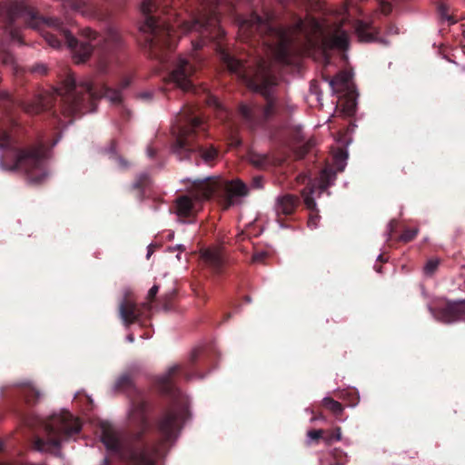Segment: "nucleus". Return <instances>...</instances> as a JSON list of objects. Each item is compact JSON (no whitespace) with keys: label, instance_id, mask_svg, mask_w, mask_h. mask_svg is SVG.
Returning a JSON list of instances; mask_svg holds the SVG:
<instances>
[{"label":"nucleus","instance_id":"obj_7","mask_svg":"<svg viewBox=\"0 0 465 465\" xmlns=\"http://www.w3.org/2000/svg\"><path fill=\"white\" fill-rule=\"evenodd\" d=\"M217 3L218 0H204L203 10L192 21L181 24L180 32L182 34L195 32L200 34L202 38L209 37L213 40L222 37L224 31L220 27L219 18L213 9ZM203 45V39L192 41L193 50L200 49Z\"/></svg>","mask_w":465,"mask_h":465},{"label":"nucleus","instance_id":"obj_2","mask_svg":"<svg viewBox=\"0 0 465 465\" xmlns=\"http://www.w3.org/2000/svg\"><path fill=\"white\" fill-rule=\"evenodd\" d=\"M149 404L143 397H138L132 402L130 417L137 420L139 428L128 435H120L114 428L107 423L101 425V440L107 450L118 451L126 465H153L157 449L139 446L144 433L149 430L150 423L146 418Z\"/></svg>","mask_w":465,"mask_h":465},{"label":"nucleus","instance_id":"obj_27","mask_svg":"<svg viewBox=\"0 0 465 465\" xmlns=\"http://www.w3.org/2000/svg\"><path fill=\"white\" fill-rule=\"evenodd\" d=\"M179 369L180 366L178 364H173L167 370V371L164 374L161 375L158 378V383L163 391L166 392L169 391L171 377L174 373H176L179 371Z\"/></svg>","mask_w":465,"mask_h":465},{"label":"nucleus","instance_id":"obj_37","mask_svg":"<svg viewBox=\"0 0 465 465\" xmlns=\"http://www.w3.org/2000/svg\"><path fill=\"white\" fill-rule=\"evenodd\" d=\"M217 155V151L215 148H210L208 150H201V156L204 162L208 163L213 161Z\"/></svg>","mask_w":465,"mask_h":465},{"label":"nucleus","instance_id":"obj_30","mask_svg":"<svg viewBox=\"0 0 465 465\" xmlns=\"http://www.w3.org/2000/svg\"><path fill=\"white\" fill-rule=\"evenodd\" d=\"M94 45H91V43H83L80 46V49L77 51V63L84 62L90 55Z\"/></svg>","mask_w":465,"mask_h":465},{"label":"nucleus","instance_id":"obj_55","mask_svg":"<svg viewBox=\"0 0 465 465\" xmlns=\"http://www.w3.org/2000/svg\"><path fill=\"white\" fill-rule=\"evenodd\" d=\"M389 34H398V28H391L389 30Z\"/></svg>","mask_w":465,"mask_h":465},{"label":"nucleus","instance_id":"obj_41","mask_svg":"<svg viewBox=\"0 0 465 465\" xmlns=\"http://www.w3.org/2000/svg\"><path fill=\"white\" fill-rule=\"evenodd\" d=\"M83 35L88 39L90 42L91 41H96V38H97V35L95 32H94L93 30H91L90 28H85L83 30Z\"/></svg>","mask_w":465,"mask_h":465},{"label":"nucleus","instance_id":"obj_50","mask_svg":"<svg viewBox=\"0 0 465 465\" xmlns=\"http://www.w3.org/2000/svg\"><path fill=\"white\" fill-rule=\"evenodd\" d=\"M265 255H266L265 252L256 253L253 255L252 261L253 262H261L263 259V257H265Z\"/></svg>","mask_w":465,"mask_h":465},{"label":"nucleus","instance_id":"obj_9","mask_svg":"<svg viewBox=\"0 0 465 465\" xmlns=\"http://www.w3.org/2000/svg\"><path fill=\"white\" fill-rule=\"evenodd\" d=\"M223 183L218 179L206 177L192 181L189 193L191 196L183 195L176 199L175 213L180 217H189L193 209V198L195 201L209 199L213 193L222 187Z\"/></svg>","mask_w":465,"mask_h":465},{"label":"nucleus","instance_id":"obj_10","mask_svg":"<svg viewBox=\"0 0 465 465\" xmlns=\"http://www.w3.org/2000/svg\"><path fill=\"white\" fill-rule=\"evenodd\" d=\"M336 173L331 169H323L318 179V183H312L311 179L306 174H301L298 176V181L301 183H306L307 186L302 191V196L305 206L312 213L309 219V226L316 227L317 220L319 218L315 197H319L324 191H326L335 181Z\"/></svg>","mask_w":465,"mask_h":465},{"label":"nucleus","instance_id":"obj_47","mask_svg":"<svg viewBox=\"0 0 465 465\" xmlns=\"http://www.w3.org/2000/svg\"><path fill=\"white\" fill-rule=\"evenodd\" d=\"M158 290H159V287L158 285H153L148 292V298L149 299H153L155 297V295L157 294L158 292Z\"/></svg>","mask_w":465,"mask_h":465},{"label":"nucleus","instance_id":"obj_28","mask_svg":"<svg viewBox=\"0 0 465 465\" xmlns=\"http://www.w3.org/2000/svg\"><path fill=\"white\" fill-rule=\"evenodd\" d=\"M322 404L325 408L330 410L335 415H341L343 411L342 405L339 401H337L330 397L323 398Z\"/></svg>","mask_w":465,"mask_h":465},{"label":"nucleus","instance_id":"obj_53","mask_svg":"<svg viewBox=\"0 0 465 465\" xmlns=\"http://www.w3.org/2000/svg\"><path fill=\"white\" fill-rule=\"evenodd\" d=\"M127 341L129 342H133L134 341V337L133 334H129L127 337H126Z\"/></svg>","mask_w":465,"mask_h":465},{"label":"nucleus","instance_id":"obj_16","mask_svg":"<svg viewBox=\"0 0 465 465\" xmlns=\"http://www.w3.org/2000/svg\"><path fill=\"white\" fill-rule=\"evenodd\" d=\"M224 189L226 193L224 200L225 209L236 204L238 203L237 198L244 197L248 194V188L246 184L240 180L225 183Z\"/></svg>","mask_w":465,"mask_h":465},{"label":"nucleus","instance_id":"obj_51","mask_svg":"<svg viewBox=\"0 0 465 465\" xmlns=\"http://www.w3.org/2000/svg\"><path fill=\"white\" fill-rule=\"evenodd\" d=\"M153 250L152 246H148L147 247V254H146L147 259L150 258V256L153 254Z\"/></svg>","mask_w":465,"mask_h":465},{"label":"nucleus","instance_id":"obj_60","mask_svg":"<svg viewBox=\"0 0 465 465\" xmlns=\"http://www.w3.org/2000/svg\"><path fill=\"white\" fill-rule=\"evenodd\" d=\"M143 179H146V178H147L146 174H143Z\"/></svg>","mask_w":465,"mask_h":465},{"label":"nucleus","instance_id":"obj_14","mask_svg":"<svg viewBox=\"0 0 465 465\" xmlns=\"http://www.w3.org/2000/svg\"><path fill=\"white\" fill-rule=\"evenodd\" d=\"M4 11L10 24L17 18H21L25 23H29L30 20L35 18L34 12L25 2H13L8 6L0 5V15Z\"/></svg>","mask_w":465,"mask_h":465},{"label":"nucleus","instance_id":"obj_24","mask_svg":"<svg viewBox=\"0 0 465 465\" xmlns=\"http://www.w3.org/2000/svg\"><path fill=\"white\" fill-rule=\"evenodd\" d=\"M249 163L256 168L266 169L274 164V160L268 153L250 151L247 155Z\"/></svg>","mask_w":465,"mask_h":465},{"label":"nucleus","instance_id":"obj_1","mask_svg":"<svg viewBox=\"0 0 465 465\" xmlns=\"http://www.w3.org/2000/svg\"><path fill=\"white\" fill-rule=\"evenodd\" d=\"M239 31L243 40L248 39L254 31L272 37L270 45H274L272 53L275 59L281 63H289L292 53L305 54L312 56H322L327 60L330 50H346L349 46V36L345 30L338 27L328 35L325 34L322 24L311 16L304 20L298 19L289 28L279 27L273 15L266 12L263 16L252 14L239 20Z\"/></svg>","mask_w":465,"mask_h":465},{"label":"nucleus","instance_id":"obj_57","mask_svg":"<svg viewBox=\"0 0 465 465\" xmlns=\"http://www.w3.org/2000/svg\"><path fill=\"white\" fill-rule=\"evenodd\" d=\"M128 84H129V83H128V81H124V82L123 83L124 87V86H127V85H128Z\"/></svg>","mask_w":465,"mask_h":465},{"label":"nucleus","instance_id":"obj_11","mask_svg":"<svg viewBox=\"0 0 465 465\" xmlns=\"http://www.w3.org/2000/svg\"><path fill=\"white\" fill-rule=\"evenodd\" d=\"M141 12L145 15V20L141 25V31L149 33L152 37L149 39L150 45H159L163 47L166 45L168 48H173V43L176 39V31L169 25H158L155 19L149 15L154 9V5L152 0H143Z\"/></svg>","mask_w":465,"mask_h":465},{"label":"nucleus","instance_id":"obj_45","mask_svg":"<svg viewBox=\"0 0 465 465\" xmlns=\"http://www.w3.org/2000/svg\"><path fill=\"white\" fill-rule=\"evenodd\" d=\"M107 67V62L104 58H101L97 64V69L101 73H105Z\"/></svg>","mask_w":465,"mask_h":465},{"label":"nucleus","instance_id":"obj_33","mask_svg":"<svg viewBox=\"0 0 465 465\" xmlns=\"http://www.w3.org/2000/svg\"><path fill=\"white\" fill-rule=\"evenodd\" d=\"M322 430H312L307 432V445H311L313 440H318L322 438Z\"/></svg>","mask_w":465,"mask_h":465},{"label":"nucleus","instance_id":"obj_22","mask_svg":"<svg viewBox=\"0 0 465 465\" xmlns=\"http://www.w3.org/2000/svg\"><path fill=\"white\" fill-rule=\"evenodd\" d=\"M119 314L125 325H130L134 322L140 315L135 303L128 300H124L121 302Z\"/></svg>","mask_w":465,"mask_h":465},{"label":"nucleus","instance_id":"obj_36","mask_svg":"<svg viewBox=\"0 0 465 465\" xmlns=\"http://www.w3.org/2000/svg\"><path fill=\"white\" fill-rule=\"evenodd\" d=\"M346 158L347 156L342 153H339L334 156V161L336 163V168L339 172H342L346 165Z\"/></svg>","mask_w":465,"mask_h":465},{"label":"nucleus","instance_id":"obj_35","mask_svg":"<svg viewBox=\"0 0 465 465\" xmlns=\"http://www.w3.org/2000/svg\"><path fill=\"white\" fill-rule=\"evenodd\" d=\"M255 108L248 104L240 105V113L247 121H251Z\"/></svg>","mask_w":465,"mask_h":465},{"label":"nucleus","instance_id":"obj_25","mask_svg":"<svg viewBox=\"0 0 465 465\" xmlns=\"http://www.w3.org/2000/svg\"><path fill=\"white\" fill-rule=\"evenodd\" d=\"M121 43V37L115 31H110L105 36L100 37L94 45H101L104 52H111Z\"/></svg>","mask_w":465,"mask_h":465},{"label":"nucleus","instance_id":"obj_54","mask_svg":"<svg viewBox=\"0 0 465 465\" xmlns=\"http://www.w3.org/2000/svg\"><path fill=\"white\" fill-rule=\"evenodd\" d=\"M147 153L150 157H153L154 154V152L151 148H147Z\"/></svg>","mask_w":465,"mask_h":465},{"label":"nucleus","instance_id":"obj_40","mask_svg":"<svg viewBox=\"0 0 465 465\" xmlns=\"http://www.w3.org/2000/svg\"><path fill=\"white\" fill-rule=\"evenodd\" d=\"M0 60L5 64H7V65L10 64L11 66L15 65V59H14L13 55L8 53L0 54Z\"/></svg>","mask_w":465,"mask_h":465},{"label":"nucleus","instance_id":"obj_31","mask_svg":"<svg viewBox=\"0 0 465 465\" xmlns=\"http://www.w3.org/2000/svg\"><path fill=\"white\" fill-rule=\"evenodd\" d=\"M439 264L440 260L437 258L428 260L423 267L424 273L429 276L432 275L438 269Z\"/></svg>","mask_w":465,"mask_h":465},{"label":"nucleus","instance_id":"obj_3","mask_svg":"<svg viewBox=\"0 0 465 465\" xmlns=\"http://www.w3.org/2000/svg\"><path fill=\"white\" fill-rule=\"evenodd\" d=\"M54 91L60 96L62 113L64 115L94 111V102L102 96H105L113 104H118L122 100L119 90L104 88L102 94H98L90 79L77 83L73 75H68Z\"/></svg>","mask_w":465,"mask_h":465},{"label":"nucleus","instance_id":"obj_59","mask_svg":"<svg viewBox=\"0 0 465 465\" xmlns=\"http://www.w3.org/2000/svg\"><path fill=\"white\" fill-rule=\"evenodd\" d=\"M2 448H3V442L0 441V450H2Z\"/></svg>","mask_w":465,"mask_h":465},{"label":"nucleus","instance_id":"obj_23","mask_svg":"<svg viewBox=\"0 0 465 465\" xmlns=\"http://www.w3.org/2000/svg\"><path fill=\"white\" fill-rule=\"evenodd\" d=\"M63 6L65 10L81 14L83 16H92L94 10L84 0H64Z\"/></svg>","mask_w":465,"mask_h":465},{"label":"nucleus","instance_id":"obj_13","mask_svg":"<svg viewBox=\"0 0 465 465\" xmlns=\"http://www.w3.org/2000/svg\"><path fill=\"white\" fill-rule=\"evenodd\" d=\"M194 72L195 67L188 60L180 57L170 74V81L182 90L189 91L193 86L190 77Z\"/></svg>","mask_w":465,"mask_h":465},{"label":"nucleus","instance_id":"obj_8","mask_svg":"<svg viewBox=\"0 0 465 465\" xmlns=\"http://www.w3.org/2000/svg\"><path fill=\"white\" fill-rule=\"evenodd\" d=\"M202 127V120L194 115L193 108L183 107L176 115L175 123L172 127V133L175 136L173 153L180 160L188 158L189 153L194 149L192 142L197 129Z\"/></svg>","mask_w":465,"mask_h":465},{"label":"nucleus","instance_id":"obj_26","mask_svg":"<svg viewBox=\"0 0 465 465\" xmlns=\"http://www.w3.org/2000/svg\"><path fill=\"white\" fill-rule=\"evenodd\" d=\"M349 80L350 75L345 72L339 73L335 77L330 79L329 84L331 87L332 93L341 91L344 87L347 86Z\"/></svg>","mask_w":465,"mask_h":465},{"label":"nucleus","instance_id":"obj_52","mask_svg":"<svg viewBox=\"0 0 465 465\" xmlns=\"http://www.w3.org/2000/svg\"><path fill=\"white\" fill-rule=\"evenodd\" d=\"M140 97L144 98V99H149L151 97V94L150 93H143L140 94Z\"/></svg>","mask_w":465,"mask_h":465},{"label":"nucleus","instance_id":"obj_46","mask_svg":"<svg viewBox=\"0 0 465 465\" xmlns=\"http://www.w3.org/2000/svg\"><path fill=\"white\" fill-rule=\"evenodd\" d=\"M208 104H209L210 105L214 106V107L222 108V105H221V104H220L219 100H218L216 97H214V96H212V97H210V98L208 99Z\"/></svg>","mask_w":465,"mask_h":465},{"label":"nucleus","instance_id":"obj_56","mask_svg":"<svg viewBox=\"0 0 465 465\" xmlns=\"http://www.w3.org/2000/svg\"><path fill=\"white\" fill-rule=\"evenodd\" d=\"M173 249H178L180 251H184L185 250L183 245H182V244L176 245L175 247H173Z\"/></svg>","mask_w":465,"mask_h":465},{"label":"nucleus","instance_id":"obj_20","mask_svg":"<svg viewBox=\"0 0 465 465\" xmlns=\"http://www.w3.org/2000/svg\"><path fill=\"white\" fill-rule=\"evenodd\" d=\"M202 259L215 272H219L223 264L219 248H208L201 251Z\"/></svg>","mask_w":465,"mask_h":465},{"label":"nucleus","instance_id":"obj_5","mask_svg":"<svg viewBox=\"0 0 465 465\" xmlns=\"http://www.w3.org/2000/svg\"><path fill=\"white\" fill-rule=\"evenodd\" d=\"M45 162L41 149H19L7 134L0 135V168L2 170L22 171L26 173L29 183L39 184L48 177Z\"/></svg>","mask_w":465,"mask_h":465},{"label":"nucleus","instance_id":"obj_6","mask_svg":"<svg viewBox=\"0 0 465 465\" xmlns=\"http://www.w3.org/2000/svg\"><path fill=\"white\" fill-rule=\"evenodd\" d=\"M45 435L36 437L34 449L40 452L58 450L63 442L77 434L81 430L79 420L70 412L63 411L52 415L46 420L40 421Z\"/></svg>","mask_w":465,"mask_h":465},{"label":"nucleus","instance_id":"obj_12","mask_svg":"<svg viewBox=\"0 0 465 465\" xmlns=\"http://www.w3.org/2000/svg\"><path fill=\"white\" fill-rule=\"evenodd\" d=\"M436 321L451 324L460 321L465 315V300L449 302L444 307L431 310Z\"/></svg>","mask_w":465,"mask_h":465},{"label":"nucleus","instance_id":"obj_29","mask_svg":"<svg viewBox=\"0 0 465 465\" xmlns=\"http://www.w3.org/2000/svg\"><path fill=\"white\" fill-rule=\"evenodd\" d=\"M133 386H134V382H133L132 378L129 375L124 374V375H122L121 377H119V379L116 381L115 385H114V390L128 391V390L132 389Z\"/></svg>","mask_w":465,"mask_h":465},{"label":"nucleus","instance_id":"obj_44","mask_svg":"<svg viewBox=\"0 0 465 465\" xmlns=\"http://www.w3.org/2000/svg\"><path fill=\"white\" fill-rule=\"evenodd\" d=\"M252 186L257 189L262 188V176H256L252 179Z\"/></svg>","mask_w":465,"mask_h":465},{"label":"nucleus","instance_id":"obj_43","mask_svg":"<svg viewBox=\"0 0 465 465\" xmlns=\"http://www.w3.org/2000/svg\"><path fill=\"white\" fill-rule=\"evenodd\" d=\"M396 226H397V223L396 221L394 220H391L388 225H387V241L391 240V234L393 232V231L396 229Z\"/></svg>","mask_w":465,"mask_h":465},{"label":"nucleus","instance_id":"obj_58","mask_svg":"<svg viewBox=\"0 0 465 465\" xmlns=\"http://www.w3.org/2000/svg\"><path fill=\"white\" fill-rule=\"evenodd\" d=\"M378 260L382 261V256L381 254L378 256Z\"/></svg>","mask_w":465,"mask_h":465},{"label":"nucleus","instance_id":"obj_15","mask_svg":"<svg viewBox=\"0 0 465 465\" xmlns=\"http://www.w3.org/2000/svg\"><path fill=\"white\" fill-rule=\"evenodd\" d=\"M177 426L178 412L176 410L172 409L160 419L157 429L164 440H172L176 437Z\"/></svg>","mask_w":465,"mask_h":465},{"label":"nucleus","instance_id":"obj_32","mask_svg":"<svg viewBox=\"0 0 465 465\" xmlns=\"http://www.w3.org/2000/svg\"><path fill=\"white\" fill-rule=\"evenodd\" d=\"M418 229L417 228H414V229H406L404 230V232L401 234L400 236V241L401 242H411V240H413L416 235L418 234Z\"/></svg>","mask_w":465,"mask_h":465},{"label":"nucleus","instance_id":"obj_4","mask_svg":"<svg viewBox=\"0 0 465 465\" xmlns=\"http://www.w3.org/2000/svg\"><path fill=\"white\" fill-rule=\"evenodd\" d=\"M221 60L226 64L230 72L235 74L252 91L262 94L267 99V105L263 114L270 117L274 112V102L270 98L271 88L276 84L270 64L265 60L245 62L237 59L224 50L220 52Z\"/></svg>","mask_w":465,"mask_h":465},{"label":"nucleus","instance_id":"obj_18","mask_svg":"<svg viewBox=\"0 0 465 465\" xmlns=\"http://www.w3.org/2000/svg\"><path fill=\"white\" fill-rule=\"evenodd\" d=\"M50 103V94H38L32 101L24 102L22 107L29 114H37L47 109Z\"/></svg>","mask_w":465,"mask_h":465},{"label":"nucleus","instance_id":"obj_38","mask_svg":"<svg viewBox=\"0 0 465 465\" xmlns=\"http://www.w3.org/2000/svg\"><path fill=\"white\" fill-rule=\"evenodd\" d=\"M28 385V391L26 393V400L28 401H32V397H34L35 400H38L41 398L42 396V393L41 391L36 389L35 387L34 386H31L30 384H27Z\"/></svg>","mask_w":465,"mask_h":465},{"label":"nucleus","instance_id":"obj_17","mask_svg":"<svg viewBox=\"0 0 465 465\" xmlns=\"http://www.w3.org/2000/svg\"><path fill=\"white\" fill-rule=\"evenodd\" d=\"M300 200L297 196L292 194L279 195L275 199L274 211L278 216L291 215L297 208Z\"/></svg>","mask_w":465,"mask_h":465},{"label":"nucleus","instance_id":"obj_19","mask_svg":"<svg viewBox=\"0 0 465 465\" xmlns=\"http://www.w3.org/2000/svg\"><path fill=\"white\" fill-rule=\"evenodd\" d=\"M44 23L50 28L56 31L60 36H62L67 43L70 48H75L77 45V40L72 35V34L63 25V23L58 18H46Z\"/></svg>","mask_w":465,"mask_h":465},{"label":"nucleus","instance_id":"obj_39","mask_svg":"<svg viewBox=\"0 0 465 465\" xmlns=\"http://www.w3.org/2000/svg\"><path fill=\"white\" fill-rule=\"evenodd\" d=\"M335 433L333 436H330L324 439L326 444L330 445L333 440L340 441L341 440V430L340 427H337L334 430Z\"/></svg>","mask_w":465,"mask_h":465},{"label":"nucleus","instance_id":"obj_42","mask_svg":"<svg viewBox=\"0 0 465 465\" xmlns=\"http://www.w3.org/2000/svg\"><path fill=\"white\" fill-rule=\"evenodd\" d=\"M380 8L381 13L387 15L391 10V3H389L387 0H380Z\"/></svg>","mask_w":465,"mask_h":465},{"label":"nucleus","instance_id":"obj_34","mask_svg":"<svg viewBox=\"0 0 465 465\" xmlns=\"http://www.w3.org/2000/svg\"><path fill=\"white\" fill-rule=\"evenodd\" d=\"M44 37L50 46L54 48L60 47V40L57 38V35H54L49 32H45L44 33Z\"/></svg>","mask_w":465,"mask_h":465},{"label":"nucleus","instance_id":"obj_48","mask_svg":"<svg viewBox=\"0 0 465 465\" xmlns=\"http://www.w3.org/2000/svg\"><path fill=\"white\" fill-rule=\"evenodd\" d=\"M10 36L14 41H20V34L17 30L10 28Z\"/></svg>","mask_w":465,"mask_h":465},{"label":"nucleus","instance_id":"obj_21","mask_svg":"<svg viewBox=\"0 0 465 465\" xmlns=\"http://www.w3.org/2000/svg\"><path fill=\"white\" fill-rule=\"evenodd\" d=\"M355 31L361 42H374L377 41L378 31L373 26L372 23L359 21L356 24Z\"/></svg>","mask_w":465,"mask_h":465},{"label":"nucleus","instance_id":"obj_49","mask_svg":"<svg viewBox=\"0 0 465 465\" xmlns=\"http://www.w3.org/2000/svg\"><path fill=\"white\" fill-rule=\"evenodd\" d=\"M33 72L39 73V74H45L46 72V68L44 64L35 65L33 68Z\"/></svg>","mask_w":465,"mask_h":465}]
</instances>
